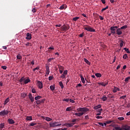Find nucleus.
<instances>
[{
	"mask_svg": "<svg viewBox=\"0 0 130 130\" xmlns=\"http://www.w3.org/2000/svg\"><path fill=\"white\" fill-rule=\"evenodd\" d=\"M110 30H111V34H113V35H115L116 34V29H113V28H110Z\"/></svg>",
	"mask_w": 130,
	"mask_h": 130,
	"instance_id": "2eb2a0df",
	"label": "nucleus"
},
{
	"mask_svg": "<svg viewBox=\"0 0 130 130\" xmlns=\"http://www.w3.org/2000/svg\"><path fill=\"white\" fill-rule=\"evenodd\" d=\"M123 44H124V41H123L122 40H120V47H122Z\"/></svg>",
	"mask_w": 130,
	"mask_h": 130,
	"instance_id": "a19ab883",
	"label": "nucleus"
},
{
	"mask_svg": "<svg viewBox=\"0 0 130 130\" xmlns=\"http://www.w3.org/2000/svg\"><path fill=\"white\" fill-rule=\"evenodd\" d=\"M9 101H10V100L9 99V98H7V99L5 100V101H4V105H6V104H7L9 102Z\"/></svg>",
	"mask_w": 130,
	"mask_h": 130,
	"instance_id": "f3484780",
	"label": "nucleus"
},
{
	"mask_svg": "<svg viewBox=\"0 0 130 130\" xmlns=\"http://www.w3.org/2000/svg\"><path fill=\"white\" fill-rule=\"evenodd\" d=\"M117 91H120V89L118 87H114L113 90V93H116L117 92Z\"/></svg>",
	"mask_w": 130,
	"mask_h": 130,
	"instance_id": "dca6fc26",
	"label": "nucleus"
},
{
	"mask_svg": "<svg viewBox=\"0 0 130 130\" xmlns=\"http://www.w3.org/2000/svg\"><path fill=\"white\" fill-rule=\"evenodd\" d=\"M69 102H70V103H72L73 104L75 103V101H73V100H72V99H69Z\"/></svg>",
	"mask_w": 130,
	"mask_h": 130,
	"instance_id": "6e6d98bb",
	"label": "nucleus"
},
{
	"mask_svg": "<svg viewBox=\"0 0 130 130\" xmlns=\"http://www.w3.org/2000/svg\"><path fill=\"white\" fill-rule=\"evenodd\" d=\"M53 59H54V58H51L48 59V62H50L52 60H53Z\"/></svg>",
	"mask_w": 130,
	"mask_h": 130,
	"instance_id": "338daca9",
	"label": "nucleus"
},
{
	"mask_svg": "<svg viewBox=\"0 0 130 130\" xmlns=\"http://www.w3.org/2000/svg\"><path fill=\"white\" fill-rule=\"evenodd\" d=\"M45 120L48 121V122H49L50 121H52V118H50V117H46L45 118Z\"/></svg>",
	"mask_w": 130,
	"mask_h": 130,
	"instance_id": "c85d7f7f",
	"label": "nucleus"
},
{
	"mask_svg": "<svg viewBox=\"0 0 130 130\" xmlns=\"http://www.w3.org/2000/svg\"><path fill=\"white\" fill-rule=\"evenodd\" d=\"M115 130H130V126L128 125H123L121 127L120 126H114Z\"/></svg>",
	"mask_w": 130,
	"mask_h": 130,
	"instance_id": "f03ea898",
	"label": "nucleus"
},
{
	"mask_svg": "<svg viewBox=\"0 0 130 130\" xmlns=\"http://www.w3.org/2000/svg\"><path fill=\"white\" fill-rule=\"evenodd\" d=\"M37 85L38 86V88L40 89H42L43 88V84L41 81H37Z\"/></svg>",
	"mask_w": 130,
	"mask_h": 130,
	"instance_id": "6e6552de",
	"label": "nucleus"
},
{
	"mask_svg": "<svg viewBox=\"0 0 130 130\" xmlns=\"http://www.w3.org/2000/svg\"><path fill=\"white\" fill-rule=\"evenodd\" d=\"M102 111H103L102 109L96 110V112L99 113H102Z\"/></svg>",
	"mask_w": 130,
	"mask_h": 130,
	"instance_id": "c03bdc74",
	"label": "nucleus"
},
{
	"mask_svg": "<svg viewBox=\"0 0 130 130\" xmlns=\"http://www.w3.org/2000/svg\"><path fill=\"white\" fill-rule=\"evenodd\" d=\"M63 102H69V101H70V99H65L63 100Z\"/></svg>",
	"mask_w": 130,
	"mask_h": 130,
	"instance_id": "5fc2aeb1",
	"label": "nucleus"
},
{
	"mask_svg": "<svg viewBox=\"0 0 130 130\" xmlns=\"http://www.w3.org/2000/svg\"><path fill=\"white\" fill-rule=\"evenodd\" d=\"M49 73H50V71H46L45 76H48V75H49Z\"/></svg>",
	"mask_w": 130,
	"mask_h": 130,
	"instance_id": "e2e57ef3",
	"label": "nucleus"
},
{
	"mask_svg": "<svg viewBox=\"0 0 130 130\" xmlns=\"http://www.w3.org/2000/svg\"><path fill=\"white\" fill-rule=\"evenodd\" d=\"M95 118L99 119H102L103 118L102 116H98L95 117Z\"/></svg>",
	"mask_w": 130,
	"mask_h": 130,
	"instance_id": "0e129e2a",
	"label": "nucleus"
},
{
	"mask_svg": "<svg viewBox=\"0 0 130 130\" xmlns=\"http://www.w3.org/2000/svg\"><path fill=\"white\" fill-rule=\"evenodd\" d=\"M46 71L50 72L49 71V67H48V66H46Z\"/></svg>",
	"mask_w": 130,
	"mask_h": 130,
	"instance_id": "49530a36",
	"label": "nucleus"
},
{
	"mask_svg": "<svg viewBox=\"0 0 130 130\" xmlns=\"http://www.w3.org/2000/svg\"><path fill=\"white\" fill-rule=\"evenodd\" d=\"M72 110V107H68L67 109H66V111H71Z\"/></svg>",
	"mask_w": 130,
	"mask_h": 130,
	"instance_id": "c9c22d12",
	"label": "nucleus"
},
{
	"mask_svg": "<svg viewBox=\"0 0 130 130\" xmlns=\"http://www.w3.org/2000/svg\"><path fill=\"white\" fill-rule=\"evenodd\" d=\"M84 119L85 120H88V119H89V117H88V115H86V116H84Z\"/></svg>",
	"mask_w": 130,
	"mask_h": 130,
	"instance_id": "bf43d9fd",
	"label": "nucleus"
},
{
	"mask_svg": "<svg viewBox=\"0 0 130 130\" xmlns=\"http://www.w3.org/2000/svg\"><path fill=\"white\" fill-rule=\"evenodd\" d=\"M16 58L17 59H21L22 56L21 55H20V54H18L17 56H16Z\"/></svg>",
	"mask_w": 130,
	"mask_h": 130,
	"instance_id": "72a5a7b5",
	"label": "nucleus"
},
{
	"mask_svg": "<svg viewBox=\"0 0 130 130\" xmlns=\"http://www.w3.org/2000/svg\"><path fill=\"white\" fill-rule=\"evenodd\" d=\"M27 37H26V39L27 40H30L31 39V34L27 33L26 35Z\"/></svg>",
	"mask_w": 130,
	"mask_h": 130,
	"instance_id": "ddd939ff",
	"label": "nucleus"
},
{
	"mask_svg": "<svg viewBox=\"0 0 130 130\" xmlns=\"http://www.w3.org/2000/svg\"><path fill=\"white\" fill-rule=\"evenodd\" d=\"M128 58V56H127L126 54H124V55H123V59H126Z\"/></svg>",
	"mask_w": 130,
	"mask_h": 130,
	"instance_id": "473e14b6",
	"label": "nucleus"
},
{
	"mask_svg": "<svg viewBox=\"0 0 130 130\" xmlns=\"http://www.w3.org/2000/svg\"><path fill=\"white\" fill-rule=\"evenodd\" d=\"M130 108V103L127 104V106H126V108L128 109Z\"/></svg>",
	"mask_w": 130,
	"mask_h": 130,
	"instance_id": "774afa93",
	"label": "nucleus"
},
{
	"mask_svg": "<svg viewBox=\"0 0 130 130\" xmlns=\"http://www.w3.org/2000/svg\"><path fill=\"white\" fill-rule=\"evenodd\" d=\"M84 30L88 31H90L91 32H94L96 30L94 29H93L92 27H90V26H88V25H84Z\"/></svg>",
	"mask_w": 130,
	"mask_h": 130,
	"instance_id": "7ed1b4c3",
	"label": "nucleus"
},
{
	"mask_svg": "<svg viewBox=\"0 0 130 130\" xmlns=\"http://www.w3.org/2000/svg\"><path fill=\"white\" fill-rule=\"evenodd\" d=\"M5 128V123H0V130Z\"/></svg>",
	"mask_w": 130,
	"mask_h": 130,
	"instance_id": "a211bd4d",
	"label": "nucleus"
},
{
	"mask_svg": "<svg viewBox=\"0 0 130 130\" xmlns=\"http://www.w3.org/2000/svg\"><path fill=\"white\" fill-rule=\"evenodd\" d=\"M9 113V111L6 110H4L0 112V116H7Z\"/></svg>",
	"mask_w": 130,
	"mask_h": 130,
	"instance_id": "423d86ee",
	"label": "nucleus"
},
{
	"mask_svg": "<svg viewBox=\"0 0 130 130\" xmlns=\"http://www.w3.org/2000/svg\"><path fill=\"white\" fill-rule=\"evenodd\" d=\"M130 80V77H128L124 79V82H128Z\"/></svg>",
	"mask_w": 130,
	"mask_h": 130,
	"instance_id": "79ce46f5",
	"label": "nucleus"
},
{
	"mask_svg": "<svg viewBox=\"0 0 130 130\" xmlns=\"http://www.w3.org/2000/svg\"><path fill=\"white\" fill-rule=\"evenodd\" d=\"M49 125H50V127H55L61 126V123L58 124V123L56 122H50Z\"/></svg>",
	"mask_w": 130,
	"mask_h": 130,
	"instance_id": "20e7f679",
	"label": "nucleus"
},
{
	"mask_svg": "<svg viewBox=\"0 0 130 130\" xmlns=\"http://www.w3.org/2000/svg\"><path fill=\"white\" fill-rule=\"evenodd\" d=\"M84 62L86 63L88 65H90V62H89L88 59L84 58Z\"/></svg>",
	"mask_w": 130,
	"mask_h": 130,
	"instance_id": "412c9836",
	"label": "nucleus"
},
{
	"mask_svg": "<svg viewBox=\"0 0 130 130\" xmlns=\"http://www.w3.org/2000/svg\"><path fill=\"white\" fill-rule=\"evenodd\" d=\"M29 82H30V79H29L28 78L25 80L24 81L25 84H27Z\"/></svg>",
	"mask_w": 130,
	"mask_h": 130,
	"instance_id": "cd10ccee",
	"label": "nucleus"
},
{
	"mask_svg": "<svg viewBox=\"0 0 130 130\" xmlns=\"http://www.w3.org/2000/svg\"><path fill=\"white\" fill-rule=\"evenodd\" d=\"M27 96V93H21V97L22 98H25V97Z\"/></svg>",
	"mask_w": 130,
	"mask_h": 130,
	"instance_id": "393cba45",
	"label": "nucleus"
},
{
	"mask_svg": "<svg viewBox=\"0 0 130 130\" xmlns=\"http://www.w3.org/2000/svg\"><path fill=\"white\" fill-rule=\"evenodd\" d=\"M53 78V77L52 76H49V77H48V80L49 81H52V79Z\"/></svg>",
	"mask_w": 130,
	"mask_h": 130,
	"instance_id": "13d9d810",
	"label": "nucleus"
},
{
	"mask_svg": "<svg viewBox=\"0 0 130 130\" xmlns=\"http://www.w3.org/2000/svg\"><path fill=\"white\" fill-rule=\"evenodd\" d=\"M101 99L103 102H106L107 100V98L106 96V95H103Z\"/></svg>",
	"mask_w": 130,
	"mask_h": 130,
	"instance_id": "6ab92c4d",
	"label": "nucleus"
},
{
	"mask_svg": "<svg viewBox=\"0 0 130 130\" xmlns=\"http://www.w3.org/2000/svg\"><path fill=\"white\" fill-rule=\"evenodd\" d=\"M117 119L119 120L120 121L124 120V117H118Z\"/></svg>",
	"mask_w": 130,
	"mask_h": 130,
	"instance_id": "8fccbe9b",
	"label": "nucleus"
},
{
	"mask_svg": "<svg viewBox=\"0 0 130 130\" xmlns=\"http://www.w3.org/2000/svg\"><path fill=\"white\" fill-rule=\"evenodd\" d=\"M59 71H63V67L61 66H59L58 68Z\"/></svg>",
	"mask_w": 130,
	"mask_h": 130,
	"instance_id": "f704fd0d",
	"label": "nucleus"
},
{
	"mask_svg": "<svg viewBox=\"0 0 130 130\" xmlns=\"http://www.w3.org/2000/svg\"><path fill=\"white\" fill-rule=\"evenodd\" d=\"M108 9H109V7H108V6L105 7V8L102 9V12H104V11H106V10H107Z\"/></svg>",
	"mask_w": 130,
	"mask_h": 130,
	"instance_id": "37998d69",
	"label": "nucleus"
},
{
	"mask_svg": "<svg viewBox=\"0 0 130 130\" xmlns=\"http://www.w3.org/2000/svg\"><path fill=\"white\" fill-rule=\"evenodd\" d=\"M42 97L41 96H36V98H35V100L37 101V100H39L40 99H41V98H42Z\"/></svg>",
	"mask_w": 130,
	"mask_h": 130,
	"instance_id": "c756f323",
	"label": "nucleus"
},
{
	"mask_svg": "<svg viewBox=\"0 0 130 130\" xmlns=\"http://www.w3.org/2000/svg\"><path fill=\"white\" fill-rule=\"evenodd\" d=\"M63 9H64V6L63 5H61L59 7V10H63Z\"/></svg>",
	"mask_w": 130,
	"mask_h": 130,
	"instance_id": "864d4df0",
	"label": "nucleus"
},
{
	"mask_svg": "<svg viewBox=\"0 0 130 130\" xmlns=\"http://www.w3.org/2000/svg\"><path fill=\"white\" fill-rule=\"evenodd\" d=\"M101 108H102V105L99 104L96 106L93 107V109L96 110H98V109H100Z\"/></svg>",
	"mask_w": 130,
	"mask_h": 130,
	"instance_id": "4468645a",
	"label": "nucleus"
},
{
	"mask_svg": "<svg viewBox=\"0 0 130 130\" xmlns=\"http://www.w3.org/2000/svg\"><path fill=\"white\" fill-rule=\"evenodd\" d=\"M79 18H80V17H74L73 18V21H77V20H78Z\"/></svg>",
	"mask_w": 130,
	"mask_h": 130,
	"instance_id": "7c9ffc66",
	"label": "nucleus"
},
{
	"mask_svg": "<svg viewBox=\"0 0 130 130\" xmlns=\"http://www.w3.org/2000/svg\"><path fill=\"white\" fill-rule=\"evenodd\" d=\"M30 126H34V125H36L37 123H30L29 124Z\"/></svg>",
	"mask_w": 130,
	"mask_h": 130,
	"instance_id": "58836bf2",
	"label": "nucleus"
},
{
	"mask_svg": "<svg viewBox=\"0 0 130 130\" xmlns=\"http://www.w3.org/2000/svg\"><path fill=\"white\" fill-rule=\"evenodd\" d=\"M26 120H27V121H31L32 120V117L31 116H27L26 118Z\"/></svg>",
	"mask_w": 130,
	"mask_h": 130,
	"instance_id": "4be33fe9",
	"label": "nucleus"
},
{
	"mask_svg": "<svg viewBox=\"0 0 130 130\" xmlns=\"http://www.w3.org/2000/svg\"><path fill=\"white\" fill-rule=\"evenodd\" d=\"M69 29H70V26L66 25L65 24L63 25V26L60 27L61 31H66Z\"/></svg>",
	"mask_w": 130,
	"mask_h": 130,
	"instance_id": "39448f33",
	"label": "nucleus"
},
{
	"mask_svg": "<svg viewBox=\"0 0 130 130\" xmlns=\"http://www.w3.org/2000/svg\"><path fill=\"white\" fill-rule=\"evenodd\" d=\"M116 32H117V35H121L122 34V31L120 29H117Z\"/></svg>",
	"mask_w": 130,
	"mask_h": 130,
	"instance_id": "9b49d317",
	"label": "nucleus"
},
{
	"mask_svg": "<svg viewBox=\"0 0 130 130\" xmlns=\"http://www.w3.org/2000/svg\"><path fill=\"white\" fill-rule=\"evenodd\" d=\"M59 86H60L61 89H63V83H62L61 82H59Z\"/></svg>",
	"mask_w": 130,
	"mask_h": 130,
	"instance_id": "2f4dec72",
	"label": "nucleus"
},
{
	"mask_svg": "<svg viewBox=\"0 0 130 130\" xmlns=\"http://www.w3.org/2000/svg\"><path fill=\"white\" fill-rule=\"evenodd\" d=\"M99 18H100V20H104V18L103 17H102V16H99Z\"/></svg>",
	"mask_w": 130,
	"mask_h": 130,
	"instance_id": "680f3d73",
	"label": "nucleus"
},
{
	"mask_svg": "<svg viewBox=\"0 0 130 130\" xmlns=\"http://www.w3.org/2000/svg\"><path fill=\"white\" fill-rule=\"evenodd\" d=\"M74 124H75V123H65L64 125H65V126L69 127L73 126V125H74Z\"/></svg>",
	"mask_w": 130,
	"mask_h": 130,
	"instance_id": "1a4fd4ad",
	"label": "nucleus"
},
{
	"mask_svg": "<svg viewBox=\"0 0 130 130\" xmlns=\"http://www.w3.org/2000/svg\"><path fill=\"white\" fill-rule=\"evenodd\" d=\"M80 79L83 83H85V78H84L82 75L80 76Z\"/></svg>",
	"mask_w": 130,
	"mask_h": 130,
	"instance_id": "5701e85b",
	"label": "nucleus"
},
{
	"mask_svg": "<svg viewBox=\"0 0 130 130\" xmlns=\"http://www.w3.org/2000/svg\"><path fill=\"white\" fill-rule=\"evenodd\" d=\"M99 84L100 85H102L103 87H106V86L108 85V82H101L99 83Z\"/></svg>",
	"mask_w": 130,
	"mask_h": 130,
	"instance_id": "f8f14e48",
	"label": "nucleus"
},
{
	"mask_svg": "<svg viewBox=\"0 0 130 130\" xmlns=\"http://www.w3.org/2000/svg\"><path fill=\"white\" fill-rule=\"evenodd\" d=\"M82 85H81V83H79L78 84H77L76 86V88H78L79 87H82Z\"/></svg>",
	"mask_w": 130,
	"mask_h": 130,
	"instance_id": "a18cd8bd",
	"label": "nucleus"
},
{
	"mask_svg": "<svg viewBox=\"0 0 130 130\" xmlns=\"http://www.w3.org/2000/svg\"><path fill=\"white\" fill-rule=\"evenodd\" d=\"M25 80V78H24V77H23L21 78H20V79H19V82L22 83L23 82V81Z\"/></svg>",
	"mask_w": 130,
	"mask_h": 130,
	"instance_id": "a878e982",
	"label": "nucleus"
},
{
	"mask_svg": "<svg viewBox=\"0 0 130 130\" xmlns=\"http://www.w3.org/2000/svg\"><path fill=\"white\" fill-rule=\"evenodd\" d=\"M37 105H40L42 104V103L41 102V100H38L36 102Z\"/></svg>",
	"mask_w": 130,
	"mask_h": 130,
	"instance_id": "ea45409f",
	"label": "nucleus"
},
{
	"mask_svg": "<svg viewBox=\"0 0 130 130\" xmlns=\"http://www.w3.org/2000/svg\"><path fill=\"white\" fill-rule=\"evenodd\" d=\"M8 122L9 124H13L15 123V121L12 119H8Z\"/></svg>",
	"mask_w": 130,
	"mask_h": 130,
	"instance_id": "9d476101",
	"label": "nucleus"
},
{
	"mask_svg": "<svg viewBox=\"0 0 130 130\" xmlns=\"http://www.w3.org/2000/svg\"><path fill=\"white\" fill-rule=\"evenodd\" d=\"M50 89L52 91H54L55 90V86L54 85H51L50 86Z\"/></svg>",
	"mask_w": 130,
	"mask_h": 130,
	"instance_id": "b1692460",
	"label": "nucleus"
},
{
	"mask_svg": "<svg viewBox=\"0 0 130 130\" xmlns=\"http://www.w3.org/2000/svg\"><path fill=\"white\" fill-rule=\"evenodd\" d=\"M127 28V25H124L123 26H121L120 28H118L117 29H120V30H124Z\"/></svg>",
	"mask_w": 130,
	"mask_h": 130,
	"instance_id": "aec40b11",
	"label": "nucleus"
},
{
	"mask_svg": "<svg viewBox=\"0 0 130 130\" xmlns=\"http://www.w3.org/2000/svg\"><path fill=\"white\" fill-rule=\"evenodd\" d=\"M31 92L33 93H35L37 92V91H36L35 88H32V89H31Z\"/></svg>",
	"mask_w": 130,
	"mask_h": 130,
	"instance_id": "09e8293b",
	"label": "nucleus"
},
{
	"mask_svg": "<svg viewBox=\"0 0 130 130\" xmlns=\"http://www.w3.org/2000/svg\"><path fill=\"white\" fill-rule=\"evenodd\" d=\"M76 110L78 112H80V113H76L75 114H73V115H75L78 117H81V116H83V115H84L85 113H86V112L89 111V110L88 108L85 107H83V108L80 107L77 108Z\"/></svg>",
	"mask_w": 130,
	"mask_h": 130,
	"instance_id": "f257e3e1",
	"label": "nucleus"
},
{
	"mask_svg": "<svg viewBox=\"0 0 130 130\" xmlns=\"http://www.w3.org/2000/svg\"><path fill=\"white\" fill-rule=\"evenodd\" d=\"M67 74H68V71L65 70L64 71H63V73L62 75H67Z\"/></svg>",
	"mask_w": 130,
	"mask_h": 130,
	"instance_id": "69168bd1",
	"label": "nucleus"
},
{
	"mask_svg": "<svg viewBox=\"0 0 130 130\" xmlns=\"http://www.w3.org/2000/svg\"><path fill=\"white\" fill-rule=\"evenodd\" d=\"M77 121H78V119H73V120H72V122H75Z\"/></svg>",
	"mask_w": 130,
	"mask_h": 130,
	"instance_id": "603ef678",
	"label": "nucleus"
},
{
	"mask_svg": "<svg viewBox=\"0 0 130 130\" xmlns=\"http://www.w3.org/2000/svg\"><path fill=\"white\" fill-rule=\"evenodd\" d=\"M28 98L31 103H33L34 102L35 98L32 96V95H31V93L28 94Z\"/></svg>",
	"mask_w": 130,
	"mask_h": 130,
	"instance_id": "0eeeda50",
	"label": "nucleus"
},
{
	"mask_svg": "<svg viewBox=\"0 0 130 130\" xmlns=\"http://www.w3.org/2000/svg\"><path fill=\"white\" fill-rule=\"evenodd\" d=\"M95 77H98V78H101L102 77V74H101L100 73H96L95 74Z\"/></svg>",
	"mask_w": 130,
	"mask_h": 130,
	"instance_id": "bb28decb",
	"label": "nucleus"
},
{
	"mask_svg": "<svg viewBox=\"0 0 130 130\" xmlns=\"http://www.w3.org/2000/svg\"><path fill=\"white\" fill-rule=\"evenodd\" d=\"M124 50L127 53H130V51L128 50V48H124Z\"/></svg>",
	"mask_w": 130,
	"mask_h": 130,
	"instance_id": "e433bc0d",
	"label": "nucleus"
},
{
	"mask_svg": "<svg viewBox=\"0 0 130 130\" xmlns=\"http://www.w3.org/2000/svg\"><path fill=\"white\" fill-rule=\"evenodd\" d=\"M113 122V121H112V120H109V121H106L105 122V123H107L108 124H109L111 123V122Z\"/></svg>",
	"mask_w": 130,
	"mask_h": 130,
	"instance_id": "3c124183",
	"label": "nucleus"
},
{
	"mask_svg": "<svg viewBox=\"0 0 130 130\" xmlns=\"http://www.w3.org/2000/svg\"><path fill=\"white\" fill-rule=\"evenodd\" d=\"M126 98V95H123L120 97V99H124Z\"/></svg>",
	"mask_w": 130,
	"mask_h": 130,
	"instance_id": "4d7b16f0",
	"label": "nucleus"
},
{
	"mask_svg": "<svg viewBox=\"0 0 130 130\" xmlns=\"http://www.w3.org/2000/svg\"><path fill=\"white\" fill-rule=\"evenodd\" d=\"M25 45L27 46H31V43L27 42V43H26V44H25Z\"/></svg>",
	"mask_w": 130,
	"mask_h": 130,
	"instance_id": "de8ad7c7",
	"label": "nucleus"
},
{
	"mask_svg": "<svg viewBox=\"0 0 130 130\" xmlns=\"http://www.w3.org/2000/svg\"><path fill=\"white\" fill-rule=\"evenodd\" d=\"M119 26H111L110 28L111 29H117Z\"/></svg>",
	"mask_w": 130,
	"mask_h": 130,
	"instance_id": "4c0bfd02",
	"label": "nucleus"
},
{
	"mask_svg": "<svg viewBox=\"0 0 130 130\" xmlns=\"http://www.w3.org/2000/svg\"><path fill=\"white\" fill-rule=\"evenodd\" d=\"M60 78L63 79L66 78V74H62V75L60 76Z\"/></svg>",
	"mask_w": 130,
	"mask_h": 130,
	"instance_id": "052dcab7",
	"label": "nucleus"
}]
</instances>
